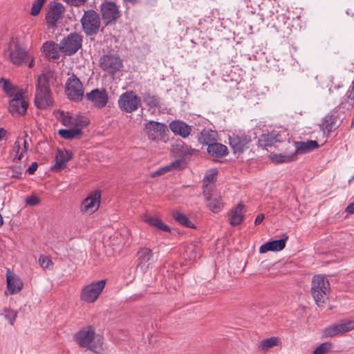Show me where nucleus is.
<instances>
[{
  "label": "nucleus",
  "instance_id": "nucleus-29",
  "mask_svg": "<svg viewBox=\"0 0 354 354\" xmlns=\"http://www.w3.org/2000/svg\"><path fill=\"white\" fill-rule=\"evenodd\" d=\"M296 151L294 153H306L310 152L319 147V145L315 140H308L306 142H296Z\"/></svg>",
  "mask_w": 354,
  "mask_h": 354
},
{
  "label": "nucleus",
  "instance_id": "nucleus-57",
  "mask_svg": "<svg viewBox=\"0 0 354 354\" xmlns=\"http://www.w3.org/2000/svg\"><path fill=\"white\" fill-rule=\"evenodd\" d=\"M216 174V171H213L212 174H209V175H207L205 176V179L208 181V182H211L212 180H213L214 178V176L215 174Z\"/></svg>",
  "mask_w": 354,
  "mask_h": 354
},
{
  "label": "nucleus",
  "instance_id": "nucleus-33",
  "mask_svg": "<svg viewBox=\"0 0 354 354\" xmlns=\"http://www.w3.org/2000/svg\"><path fill=\"white\" fill-rule=\"evenodd\" d=\"M173 150L174 152L178 153L180 156L187 154L192 155L195 151L194 149H192L187 145H185L184 142L180 140H176L175 144L173 145Z\"/></svg>",
  "mask_w": 354,
  "mask_h": 354
},
{
  "label": "nucleus",
  "instance_id": "nucleus-56",
  "mask_svg": "<svg viewBox=\"0 0 354 354\" xmlns=\"http://www.w3.org/2000/svg\"><path fill=\"white\" fill-rule=\"evenodd\" d=\"M346 210L350 214H354V202L348 205Z\"/></svg>",
  "mask_w": 354,
  "mask_h": 354
},
{
  "label": "nucleus",
  "instance_id": "nucleus-3",
  "mask_svg": "<svg viewBox=\"0 0 354 354\" xmlns=\"http://www.w3.org/2000/svg\"><path fill=\"white\" fill-rule=\"evenodd\" d=\"M330 287L328 279L322 275L313 277L311 284V293L315 304L323 308L326 301L328 299Z\"/></svg>",
  "mask_w": 354,
  "mask_h": 354
},
{
  "label": "nucleus",
  "instance_id": "nucleus-1",
  "mask_svg": "<svg viewBox=\"0 0 354 354\" xmlns=\"http://www.w3.org/2000/svg\"><path fill=\"white\" fill-rule=\"evenodd\" d=\"M73 339L80 347L86 348L93 353L104 354L106 351L102 337L95 334L92 326H86L75 333Z\"/></svg>",
  "mask_w": 354,
  "mask_h": 354
},
{
  "label": "nucleus",
  "instance_id": "nucleus-34",
  "mask_svg": "<svg viewBox=\"0 0 354 354\" xmlns=\"http://www.w3.org/2000/svg\"><path fill=\"white\" fill-rule=\"evenodd\" d=\"M82 134V131L80 128L71 129H60L59 135L66 140H72L79 138Z\"/></svg>",
  "mask_w": 354,
  "mask_h": 354
},
{
  "label": "nucleus",
  "instance_id": "nucleus-63",
  "mask_svg": "<svg viewBox=\"0 0 354 354\" xmlns=\"http://www.w3.org/2000/svg\"><path fill=\"white\" fill-rule=\"evenodd\" d=\"M353 87H354V82H353Z\"/></svg>",
  "mask_w": 354,
  "mask_h": 354
},
{
  "label": "nucleus",
  "instance_id": "nucleus-59",
  "mask_svg": "<svg viewBox=\"0 0 354 354\" xmlns=\"http://www.w3.org/2000/svg\"><path fill=\"white\" fill-rule=\"evenodd\" d=\"M124 1L135 4L138 1V0H124Z\"/></svg>",
  "mask_w": 354,
  "mask_h": 354
},
{
  "label": "nucleus",
  "instance_id": "nucleus-35",
  "mask_svg": "<svg viewBox=\"0 0 354 354\" xmlns=\"http://www.w3.org/2000/svg\"><path fill=\"white\" fill-rule=\"evenodd\" d=\"M172 216L179 224L189 228H195L194 224L184 214L178 211L172 213Z\"/></svg>",
  "mask_w": 354,
  "mask_h": 354
},
{
  "label": "nucleus",
  "instance_id": "nucleus-47",
  "mask_svg": "<svg viewBox=\"0 0 354 354\" xmlns=\"http://www.w3.org/2000/svg\"><path fill=\"white\" fill-rule=\"evenodd\" d=\"M59 115V120L64 126H73V116L64 111H60Z\"/></svg>",
  "mask_w": 354,
  "mask_h": 354
},
{
  "label": "nucleus",
  "instance_id": "nucleus-46",
  "mask_svg": "<svg viewBox=\"0 0 354 354\" xmlns=\"http://www.w3.org/2000/svg\"><path fill=\"white\" fill-rule=\"evenodd\" d=\"M23 168L21 166H12L8 170V174L12 178H20L22 175Z\"/></svg>",
  "mask_w": 354,
  "mask_h": 354
},
{
  "label": "nucleus",
  "instance_id": "nucleus-18",
  "mask_svg": "<svg viewBox=\"0 0 354 354\" xmlns=\"http://www.w3.org/2000/svg\"><path fill=\"white\" fill-rule=\"evenodd\" d=\"M138 268L142 271L146 272L156 261L152 251L149 248H142L138 253Z\"/></svg>",
  "mask_w": 354,
  "mask_h": 354
},
{
  "label": "nucleus",
  "instance_id": "nucleus-11",
  "mask_svg": "<svg viewBox=\"0 0 354 354\" xmlns=\"http://www.w3.org/2000/svg\"><path fill=\"white\" fill-rule=\"evenodd\" d=\"M102 69L109 74H115L123 67V62L119 55L116 54H106L101 57L100 59Z\"/></svg>",
  "mask_w": 354,
  "mask_h": 354
},
{
  "label": "nucleus",
  "instance_id": "nucleus-55",
  "mask_svg": "<svg viewBox=\"0 0 354 354\" xmlns=\"http://www.w3.org/2000/svg\"><path fill=\"white\" fill-rule=\"evenodd\" d=\"M28 137V135L26 134L25 136V140L24 141V148L22 149V152L23 153H26V151H28V141L26 140V138Z\"/></svg>",
  "mask_w": 354,
  "mask_h": 354
},
{
  "label": "nucleus",
  "instance_id": "nucleus-9",
  "mask_svg": "<svg viewBox=\"0 0 354 354\" xmlns=\"http://www.w3.org/2000/svg\"><path fill=\"white\" fill-rule=\"evenodd\" d=\"M65 92L71 100L77 102L82 100L84 96V87L76 75H73L67 80Z\"/></svg>",
  "mask_w": 354,
  "mask_h": 354
},
{
  "label": "nucleus",
  "instance_id": "nucleus-32",
  "mask_svg": "<svg viewBox=\"0 0 354 354\" xmlns=\"http://www.w3.org/2000/svg\"><path fill=\"white\" fill-rule=\"evenodd\" d=\"M336 123V118L333 115H326L322 121L320 128L324 132H331Z\"/></svg>",
  "mask_w": 354,
  "mask_h": 354
},
{
  "label": "nucleus",
  "instance_id": "nucleus-20",
  "mask_svg": "<svg viewBox=\"0 0 354 354\" xmlns=\"http://www.w3.org/2000/svg\"><path fill=\"white\" fill-rule=\"evenodd\" d=\"M6 282L10 295L17 294L23 288L24 283L21 279L10 269L6 271Z\"/></svg>",
  "mask_w": 354,
  "mask_h": 354
},
{
  "label": "nucleus",
  "instance_id": "nucleus-2",
  "mask_svg": "<svg viewBox=\"0 0 354 354\" xmlns=\"http://www.w3.org/2000/svg\"><path fill=\"white\" fill-rule=\"evenodd\" d=\"M50 73H43L38 77L35 96V104L37 109H46L53 105V100L49 88Z\"/></svg>",
  "mask_w": 354,
  "mask_h": 354
},
{
  "label": "nucleus",
  "instance_id": "nucleus-40",
  "mask_svg": "<svg viewBox=\"0 0 354 354\" xmlns=\"http://www.w3.org/2000/svg\"><path fill=\"white\" fill-rule=\"evenodd\" d=\"M346 102H342L341 106L343 109L351 110L354 107V87L352 86L351 90L348 91L346 93Z\"/></svg>",
  "mask_w": 354,
  "mask_h": 354
},
{
  "label": "nucleus",
  "instance_id": "nucleus-23",
  "mask_svg": "<svg viewBox=\"0 0 354 354\" xmlns=\"http://www.w3.org/2000/svg\"><path fill=\"white\" fill-rule=\"evenodd\" d=\"M243 218L244 205L243 203H239L230 211L229 215L230 224L232 226L239 225L243 222Z\"/></svg>",
  "mask_w": 354,
  "mask_h": 354
},
{
  "label": "nucleus",
  "instance_id": "nucleus-15",
  "mask_svg": "<svg viewBox=\"0 0 354 354\" xmlns=\"http://www.w3.org/2000/svg\"><path fill=\"white\" fill-rule=\"evenodd\" d=\"M87 100L90 101L93 105L97 108L102 109L104 107L109 100V96L104 88H95L85 95Z\"/></svg>",
  "mask_w": 354,
  "mask_h": 354
},
{
  "label": "nucleus",
  "instance_id": "nucleus-36",
  "mask_svg": "<svg viewBox=\"0 0 354 354\" xmlns=\"http://www.w3.org/2000/svg\"><path fill=\"white\" fill-rule=\"evenodd\" d=\"M181 162L182 161L181 160H176L171 163H170L169 165L165 166V167H163L159 169H158L157 171H156L155 172L152 173L151 174V176L154 178V177H156V176H161V175H163L173 169H176L178 167H180V165H181Z\"/></svg>",
  "mask_w": 354,
  "mask_h": 354
},
{
  "label": "nucleus",
  "instance_id": "nucleus-51",
  "mask_svg": "<svg viewBox=\"0 0 354 354\" xmlns=\"http://www.w3.org/2000/svg\"><path fill=\"white\" fill-rule=\"evenodd\" d=\"M26 203L28 205L35 206L40 203V199L36 196H31L26 198Z\"/></svg>",
  "mask_w": 354,
  "mask_h": 354
},
{
  "label": "nucleus",
  "instance_id": "nucleus-45",
  "mask_svg": "<svg viewBox=\"0 0 354 354\" xmlns=\"http://www.w3.org/2000/svg\"><path fill=\"white\" fill-rule=\"evenodd\" d=\"M333 348V344L330 342H324L320 344L313 351V354H327Z\"/></svg>",
  "mask_w": 354,
  "mask_h": 354
},
{
  "label": "nucleus",
  "instance_id": "nucleus-10",
  "mask_svg": "<svg viewBox=\"0 0 354 354\" xmlns=\"http://www.w3.org/2000/svg\"><path fill=\"white\" fill-rule=\"evenodd\" d=\"M100 12L105 26L113 24L120 17L118 6L113 1H105L100 6Z\"/></svg>",
  "mask_w": 354,
  "mask_h": 354
},
{
  "label": "nucleus",
  "instance_id": "nucleus-52",
  "mask_svg": "<svg viewBox=\"0 0 354 354\" xmlns=\"http://www.w3.org/2000/svg\"><path fill=\"white\" fill-rule=\"evenodd\" d=\"M38 167V165L36 162H32L30 166L27 169V172L29 174H33L37 169Z\"/></svg>",
  "mask_w": 354,
  "mask_h": 354
},
{
  "label": "nucleus",
  "instance_id": "nucleus-61",
  "mask_svg": "<svg viewBox=\"0 0 354 354\" xmlns=\"http://www.w3.org/2000/svg\"><path fill=\"white\" fill-rule=\"evenodd\" d=\"M351 127L354 128V116H353V118L352 120Z\"/></svg>",
  "mask_w": 354,
  "mask_h": 354
},
{
  "label": "nucleus",
  "instance_id": "nucleus-6",
  "mask_svg": "<svg viewBox=\"0 0 354 354\" xmlns=\"http://www.w3.org/2000/svg\"><path fill=\"white\" fill-rule=\"evenodd\" d=\"M144 131L151 141L166 142V133L168 129L165 123L150 120L145 124Z\"/></svg>",
  "mask_w": 354,
  "mask_h": 354
},
{
  "label": "nucleus",
  "instance_id": "nucleus-42",
  "mask_svg": "<svg viewBox=\"0 0 354 354\" xmlns=\"http://www.w3.org/2000/svg\"><path fill=\"white\" fill-rule=\"evenodd\" d=\"M10 325H14L15 319L17 317L18 312L9 308H5L1 313Z\"/></svg>",
  "mask_w": 354,
  "mask_h": 354
},
{
  "label": "nucleus",
  "instance_id": "nucleus-13",
  "mask_svg": "<svg viewBox=\"0 0 354 354\" xmlns=\"http://www.w3.org/2000/svg\"><path fill=\"white\" fill-rule=\"evenodd\" d=\"M28 104L24 99L23 92H17L10 101L8 111L14 117H19L26 114Z\"/></svg>",
  "mask_w": 354,
  "mask_h": 354
},
{
  "label": "nucleus",
  "instance_id": "nucleus-43",
  "mask_svg": "<svg viewBox=\"0 0 354 354\" xmlns=\"http://www.w3.org/2000/svg\"><path fill=\"white\" fill-rule=\"evenodd\" d=\"M323 334L326 337H333L341 334L338 324L326 328Z\"/></svg>",
  "mask_w": 354,
  "mask_h": 354
},
{
  "label": "nucleus",
  "instance_id": "nucleus-37",
  "mask_svg": "<svg viewBox=\"0 0 354 354\" xmlns=\"http://www.w3.org/2000/svg\"><path fill=\"white\" fill-rule=\"evenodd\" d=\"M297 159L296 153L291 154H275L271 156V160L275 163L289 162Z\"/></svg>",
  "mask_w": 354,
  "mask_h": 354
},
{
  "label": "nucleus",
  "instance_id": "nucleus-58",
  "mask_svg": "<svg viewBox=\"0 0 354 354\" xmlns=\"http://www.w3.org/2000/svg\"><path fill=\"white\" fill-rule=\"evenodd\" d=\"M28 67L32 68L35 65L34 56L30 53V60L28 62Z\"/></svg>",
  "mask_w": 354,
  "mask_h": 354
},
{
  "label": "nucleus",
  "instance_id": "nucleus-21",
  "mask_svg": "<svg viewBox=\"0 0 354 354\" xmlns=\"http://www.w3.org/2000/svg\"><path fill=\"white\" fill-rule=\"evenodd\" d=\"M169 128L176 135L187 138L191 133L192 128L189 125L181 120H174L170 122Z\"/></svg>",
  "mask_w": 354,
  "mask_h": 354
},
{
  "label": "nucleus",
  "instance_id": "nucleus-8",
  "mask_svg": "<svg viewBox=\"0 0 354 354\" xmlns=\"http://www.w3.org/2000/svg\"><path fill=\"white\" fill-rule=\"evenodd\" d=\"M118 104L122 111L131 113L140 106L141 98L133 91H128L120 95Z\"/></svg>",
  "mask_w": 354,
  "mask_h": 354
},
{
  "label": "nucleus",
  "instance_id": "nucleus-54",
  "mask_svg": "<svg viewBox=\"0 0 354 354\" xmlns=\"http://www.w3.org/2000/svg\"><path fill=\"white\" fill-rule=\"evenodd\" d=\"M263 218L264 215L263 214H259L255 219L254 224L256 225H259L263 221Z\"/></svg>",
  "mask_w": 354,
  "mask_h": 354
},
{
  "label": "nucleus",
  "instance_id": "nucleus-27",
  "mask_svg": "<svg viewBox=\"0 0 354 354\" xmlns=\"http://www.w3.org/2000/svg\"><path fill=\"white\" fill-rule=\"evenodd\" d=\"M208 154L215 158H223L228 153L227 147L221 144L215 142L213 144L209 145L207 148Z\"/></svg>",
  "mask_w": 354,
  "mask_h": 354
},
{
  "label": "nucleus",
  "instance_id": "nucleus-39",
  "mask_svg": "<svg viewBox=\"0 0 354 354\" xmlns=\"http://www.w3.org/2000/svg\"><path fill=\"white\" fill-rule=\"evenodd\" d=\"M0 86L10 97L14 96L16 93L15 88L8 80L1 78L0 80Z\"/></svg>",
  "mask_w": 354,
  "mask_h": 354
},
{
  "label": "nucleus",
  "instance_id": "nucleus-14",
  "mask_svg": "<svg viewBox=\"0 0 354 354\" xmlns=\"http://www.w3.org/2000/svg\"><path fill=\"white\" fill-rule=\"evenodd\" d=\"M64 10V7L60 3L54 2L50 5L46 15V24L48 28L57 26V24L62 19Z\"/></svg>",
  "mask_w": 354,
  "mask_h": 354
},
{
  "label": "nucleus",
  "instance_id": "nucleus-50",
  "mask_svg": "<svg viewBox=\"0 0 354 354\" xmlns=\"http://www.w3.org/2000/svg\"><path fill=\"white\" fill-rule=\"evenodd\" d=\"M39 263L44 268H48L52 264V261L48 257L41 255L39 258Z\"/></svg>",
  "mask_w": 354,
  "mask_h": 354
},
{
  "label": "nucleus",
  "instance_id": "nucleus-60",
  "mask_svg": "<svg viewBox=\"0 0 354 354\" xmlns=\"http://www.w3.org/2000/svg\"><path fill=\"white\" fill-rule=\"evenodd\" d=\"M3 225V217L1 216V214H0V228L1 227V226Z\"/></svg>",
  "mask_w": 354,
  "mask_h": 354
},
{
  "label": "nucleus",
  "instance_id": "nucleus-4",
  "mask_svg": "<svg viewBox=\"0 0 354 354\" xmlns=\"http://www.w3.org/2000/svg\"><path fill=\"white\" fill-rule=\"evenodd\" d=\"M6 53L10 62L17 66L27 64L30 57V53L26 47L14 39L10 42Z\"/></svg>",
  "mask_w": 354,
  "mask_h": 354
},
{
  "label": "nucleus",
  "instance_id": "nucleus-49",
  "mask_svg": "<svg viewBox=\"0 0 354 354\" xmlns=\"http://www.w3.org/2000/svg\"><path fill=\"white\" fill-rule=\"evenodd\" d=\"M341 334L349 332L354 329V322L353 321H346L345 322H342L338 324Z\"/></svg>",
  "mask_w": 354,
  "mask_h": 354
},
{
  "label": "nucleus",
  "instance_id": "nucleus-30",
  "mask_svg": "<svg viewBox=\"0 0 354 354\" xmlns=\"http://www.w3.org/2000/svg\"><path fill=\"white\" fill-rule=\"evenodd\" d=\"M143 220L149 225L154 226L159 230L165 232H170L169 227L164 224L162 221L156 216L145 215L143 216Z\"/></svg>",
  "mask_w": 354,
  "mask_h": 354
},
{
  "label": "nucleus",
  "instance_id": "nucleus-31",
  "mask_svg": "<svg viewBox=\"0 0 354 354\" xmlns=\"http://www.w3.org/2000/svg\"><path fill=\"white\" fill-rule=\"evenodd\" d=\"M281 344V340L277 337H271L270 338L263 339L259 345V348L263 351H267L274 346Z\"/></svg>",
  "mask_w": 354,
  "mask_h": 354
},
{
  "label": "nucleus",
  "instance_id": "nucleus-38",
  "mask_svg": "<svg viewBox=\"0 0 354 354\" xmlns=\"http://www.w3.org/2000/svg\"><path fill=\"white\" fill-rule=\"evenodd\" d=\"M143 100L146 104L151 108L158 107L160 106V98L149 92L143 94Z\"/></svg>",
  "mask_w": 354,
  "mask_h": 354
},
{
  "label": "nucleus",
  "instance_id": "nucleus-62",
  "mask_svg": "<svg viewBox=\"0 0 354 354\" xmlns=\"http://www.w3.org/2000/svg\"><path fill=\"white\" fill-rule=\"evenodd\" d=\"M353 180H354V175L351 178V179L348 180V182L351 183Z\"/></svg>",
  "mask_w": 354,
  "mask_h": 354
},
{
  "label": "nucleus",
  "instance_id": "nucleus-16",
  "mask_svg": "<svg viewBox=\"0 0 354 354\" xmlns=\"http://www.w3.org/2000/svg\"><path fill=\"white\" fill-rule=\"evenodd\" d=\"M100 192H91L82 203L81 211L83 213L91 214L96 212L100 204Z\"/></svg>",
  "mask_w": 354,
  "mask_h": 354
},
{
  "label": "nucleus",
  "instance_id": "nucleus-25",
  "mask_svg": "<svg viewBox=\"0 0 354 354\" xmlns=\"http://www.w3.org/2000/svg\"><path fill=\"white\" fill-rule=\"evenodd\" d=\"M43 50L46 56L50 59H58L59 58V45L54 41H46L43 44Z\"/></svg>",
  "mask_w": 354,
  "mask_h": 354
},
{
  "label": "nucleus",
  "instance_id": "nucleus-48",
  "mask_svg": "<svg viewBox=\"0 0 354 354\" xmlns=\"http://www.w3.org/2000/svg\"><path fill=\"white\" fill-rule=\"evenodd\" d=\"M46 0H36L32 6L30 15L32 16H37L40 12L41 9L43 7Z\"/></svg>",
  "mask_w": 354,
  "mask_h": 354
},
{
  "label": "nucleus",
  "instance_id": "nucleus-22",
  "mask_svg": "<svg viewBox=\"0 0 354 354\" xmlns=\"http://www.w3.org/2000/svg\"><path fill=\"white\" fill-rule=\"evenodd\" d=\"M288 239V236H285L283 239L268 241L266 243L261 245L259 248V252L262 254L268 251H280L285 248L286 242Z\"/></svg>",
  "mask_w": 354,
  "mask_h": 354
},
{
  "label": "nucleus",
  "instance_id": "nucleus-44",
  "mask_svg": "<svg viewBox=\"0 0 354 354\" xmlns=\"http://www.w3.org/2000/svg\"><path fill=\"white\" fill-rule=\"evenodd\" d=\"M73 126L76 128H82L88 124V119L86 116L77 115L73 116Z\"/></svg>",
  "mask_w": 354,
  "mask_h": 354
},
{
  "label": "nucleus",
  "instance_id": "nucleus-26",
  "mask_svg": "<svg viewBox=\"0 0 354 354\" xmlns=\"http://www.w3.org/2000/svg\"><path fill=\"white\" fill-rule=\"evenodd\" d=\"M72 158L71 154L66 149H59L55 156L56 163L54 166L55 169L62 170L66 163Z\"/></svg>",
  "mask_w": 354,
  "mask_h": 354
},
{
  "label": "nucleus",
  "instance_id": "nucleus-17",
  "mask_svg": "<svg viewBox=\"0 0 354 354\" xmlns=\"http://www.w3.org/2000/svg\"><path fill=\"white\" fill-rule=\"evenodd\" d=\"M207 189L208 187L207 185L203 190V194L207 201V206L212 212L215 213L219 212L224 206L221 194L216 191H212L209 194L207 193Z\"/></svg>",
  "mask_w": 354,
  "mask_h": 354
},
{
  "label": "nucleus",
  "instance_id": "nucleus-5",
  "mask_svg": "<svg viewBox=\"0 0 354 354\" xmlns=\"http://www.w3.org/2000/svg\"><path fill=\"white\" fill-rule=\"evenodd\" d=\"M80 22L82 30L87 36L97 35L101 26L100 15L93 10L84 11Z\"/></svg>",
  "mask_w": 354,
  "mask_h": 354
},
{
  "label": "nucleus",
  "instance_id": "nucleus-7",
  "mask_svg": "<svg viewBox=\"0 0 354 354\" xmlns=\"http://www.w3.org/2000/svg\"><path fill=\"white\" fill-rule=\"evenodd\" d=\"M82 46V36L77 32L70 33L62 39L59 50L66 55L76 53Z\"/></svg>",
  "mask_w": 354,
  "mask_h": 354
},
{
  "label": "nucleus",
  "instance_id": "nucleus-19",
  "mask_svg": "<svg viewBox=\"0 0 354 354\" xmlns=\"http://www.w3.org/2000/svg\"><path fill=\"white\" fill-rule=\"evenodd\" d=\"M230 145L234 153H242L249 147L251 138L245 134H233L230 136Z\"/></svg>",
  "mask_w": 354,
  "mask_h": 354
},
{
  "label": "nucleus",
  "instance_id": "nucleus-12",
  "mask_svg": "<svg viewBox=\"0 0 354 354\" xmlns=\"http://www.w3.org/2000/svg\"><path fill=\"white\" fill-rule=\"evenodd\" d=\"M105 284V280H100L85 286L81 292V299L87 303L94 302L98 298Z\"/></svg>",
  "mask_w": 354,
  "mask_h": 354
},
{
  "label": "nucleus",
  "instance_id": "nucleus-53",
  "mask_svg": "<svg viewBox=\"0 0 354 354\" xmlns=\"http://www.w3.org/2000/svg\"><path fill=\"white\" fill-rule=\"evenodd\" d=\"M8 136V131L4 128H0V141L6 139Z\"/></svg>",
  "mask_w": 354,
  "mask_h": 354
},
{
  "label": "nucleus",
  "instance_id": "nucleus-28",
  "mask_svg": "<svg viewBox=\"0 0 354 354\" xmlns=\"http://www.w3.org/2000/svg\"><path fill=\"white\" fill-rule=\"evenodd\" d=\"M198 141L203 145L209 146L218 140V133L216 131L211 129H203L198 136Z\"/></svg>",
  "mask_w": 354,
  "mask_h": 354
},
{
  "label": "nucleus",
  "instance_id": "nucleus-41",
  "mask_svg": "<svg viewBox=\"0 0 354 354\" xmlns=\"http://www.w3.org/2000/svg\"><path fill=\"white\" fill-rule=\"evenodd\" d=\"M21 149V144L19 141L17 140L14 142L12 149L10 152V156L11 158H12L13 160H21L24 153L21 151V153H19V151Z\"/></svg>",
  "mask_w": 354,
  "mask_h": 354
},
{
  "label": "nucleus",
  "instance_id": "nucleus-24",
  "mask_svg": "<svg viewBox=\"0 0 354 354\" xmlns=\"http://www.w3.org/2000/svg\"><path fill=\"white\" fill-rule=\"evenodd\" d=\"M281 141V136L276 131H272L268 134H263L259 140V145L263 147H272L276 142H280Z\"/></svg>",
  "mask_w": 354,
  "mask_h": 354
}]
</instances>
